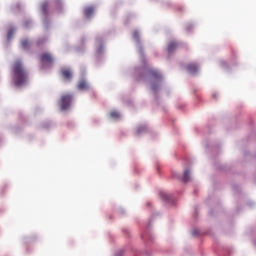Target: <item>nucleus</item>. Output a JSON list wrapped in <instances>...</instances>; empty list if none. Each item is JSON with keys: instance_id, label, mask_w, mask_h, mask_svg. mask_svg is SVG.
Segmentation results:
<instances>
[{"instance_id": "f257e3e1", "label": "nucleus", "mask_w": 256, "mask_h": 256, "mask_svg": "<svg viewBox=\"0 0 256 256\" xmlns=\"http://www.w3.org/2000/svg\"><path fill=\"white\" fill-rule=\"evenodd\" d=\"M14 85L16 87H23L27 84V71L20 61H16L13 65Z\"/></svg>"}, {"instance_id": "f03ea898", "label": "nucleus", "mask_w": 256, "mask_h": 256, "mask_svg": "<svg viewBox=\"0 0 256 256\" xmlns=\"http://www.w3.org/2000/svg\"><path fill=\"white\" fill-rule=\"evenodd\" d=\"M73 101V95L64 94L60 99V107L62 111H66L68 107H71V102Z\"/></svg>"}, {"instance_id": "7ed1b4c3", "label": "nucleus", "mask_w": 256, "mask_h": 256, "mask_svg": "<svg viewBox=\"0 0 256 256\" xmlns=\"http://www.w3.org/2000/svg\"><path fill=\"white\" fill-rule=\"evenodd\" d=\"M149 77L151 79V84H152V90L157 91V86H155V81H161V73L157 70H149Z\"/></svg>"}, {"instance_id": "20e7f679", "label": "nucleus", "mask_w": 256, "mask_h": 256, "mask_svg": "<svg viewBox=\"0 0 256 256\" xmlns=\"http://www.w3.org/2000/svg\"><path fill=\"white\" fill-rule=\"evenodd\" d=\"M40 61L44 65H51L53 63V56L47 52L42 53L40 56Z\"/></svg>"}, {"instance_id": "39448f33", "label": "nucleus", "mask_w": 256, "mask_h": 256, "mask_svg": "<svg viewBox=\"0 0 256 256\" xmlns=\"http://www.w3.org/2000/svg\"><path fill=\"white\" fill-rule=\"evenodd\" d=\"M63 79H66L67 81H70V79L73 77V74L71 73L70 69L64 68L61 70Z\"/></svg>"}, {"instance_id": "423d86ee", "label": "nucleus", "mask_w": 256, "mask_h": 256, "mask_svg": "<svg viewBox=\"0 0 256 256\" xmlns=\"http://www.w3.org/2000/svg\"><path fill=\"white\" fill-rule=\"evenodd\" d=\"M186 69L189 73H197V71H199V66L195 63H190L187 65Z\"/></svg>"}, {"instance_id": "0eeeda50", "label": "nucleus", "mask_w": 256, "mask_h": 256, "mask_svg": "<svg viewBox=\"0 0 256 256\" xmlns=\"http://www.w3.org/2000/svg\"><path fill=\"white\" fill-rule=\"evenodd\" d=\"M78 89L80 91H88L89 89V84L87 83V81L82 80L78 83Z\"/></svg>"}, {"instance_id": "6e6552de", "label": "nucleus", "mask_w": 256, "mask_h": 256, "mask_svg": "<svg viewBox=\"0 0 256 256\" xmlns=\"http://www.w3.org/2000/svg\"><path fill=\"white\" fill-rule=\"evenodd\" d=\"M95 9L93 7H87L84 9V15L85 17H91L93 15V12Z\"/></svg>"}, {"instance_id": "1a4fd4ad", "label": "nucleus", "mask_w": 256, "mask_h": 256, "mask_svg": "<svg viewBox=\"0 0 256 256\" xmlns=\"http://www.w3.org/2000/svg\"><path fill=\"white\" fill-rule=\"evenodd\" d=\"M160 197H161V199H163L164 201H171V199H172V195L171 194H167V193H165V192H161L160 193Z\"/></svg>"}, {"instance_id": "9d476101", "label": "nucleus", "mask_w": 256, "mask_h": 256, "mask_svg": "<svg viewBox=\"0 0 256 256\" xmlns=\"http://www.w3.org/2000/svg\"><path fill=\"white\" fill-rule=\"evenodd\" d=\"M177 47H178L177 42H170L168 45V51L171 53V51H175Z\"/></svg>"}, {"instance_id": "9b49d317", "label": "nucleus", "mask_w": 256, "mask_h": 256, "mask_svg": "<svg viewBox=\"0 0 256 256\" xmlns=\"http://www.w3.org/2000/svg\"><path fill=\"white\" fill-rule=\"evenodd\" d=\"M49 8V3L44 2L41 5V11L44 15H47V9Z\"/></svg>"}, {"instance_id": "f8f14e48", "label": "nucleus", "mask_w": 256, "mask_h": 256, "mask_svg": "<svg viewBox=\"0 0 256 256\" xmlns=\"http://www.w3.org/2000/svg\"><path fill=\"white\" fill-rule=\"evenodd\" d=\"M21 47L24 49H28L29 48V40H27V39L22 40Z\"/></svg>"}, {"instance_id": "ddd939ff", "label": "nucleus", "mask_w": 256, "mask_h": 256, "mask_svg": "<svg viewBox=\"0 0 256 256\" xmlns=\"http://www.w3.org/2000/svg\"><path fill=\"white\" fill-rule=\"evenodd\" d=\"M110 117H112V119H119L120 115H119V112L117 111H112L110 113Z\"/></svg>"}, {"instance_id": "4468645a", "label": "nucleus", "mask_w": 256, "mask_h": 256, "mask_svg": "<svg viewBox=\"0 0 256 256\" xmlns=\"http://www.w3.org/2000/svg\"><path fill=\"white\" fill-rule=\"evenodd\" d=\"M183 181L184 183L189 181V170L184 171Z\"/></svg>"}, {"instance_id": "2eb2a0df", "label": "nucleus", "mask_w": 256, "mask_h": 256, "mask_svg": "<svg viewBox=\"0 0 256 256\" xmlns=\"http://www.w3.org/2000/svg\"><path fill=\"white\" fill-rule=\"evenodd\" d=\"M133 37L136 39V41H139V32L138 31H135L133 33Z\"/></svg>"}, {"instance_id": "dca6fc26", "label": "nucleus", "mask_w": 256, "mask_h": 256, "mask_svg": "<svg viewBox=\"0 0 256 256\" xmlns=\"http://www.w3.org/2000/svg\"><path fill=\"white\" fill-rule=\"evenodd\" d=\"M11 37H13V30H10L8 32V39H11Z\"/></svg>"}]
</instances>
